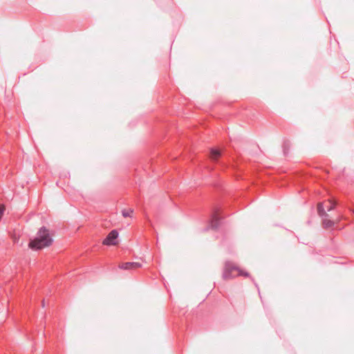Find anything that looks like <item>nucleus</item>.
Masks as SVG:
<instances>
[{
	"label": "nucleus",
	"mask_w": 354,
	"mask_h": 354,
	"mask_svg": "<svg viewBox=\"0 0 354 354\" xmlns=\"http://www.w3.org/2000/svg\"><path fill=\"white\" fill-rule=\"evenodd\" d=\"M53 243V234L45 226L41 227L35 238L30 239L28 247L32 250H40L50 246Z\"/></svg>",
	"instance_id": "obj_1"
},
{
	"label": "nucleus",
	"mask_w": 354,
	"mask_h": 354,
	"mask_svg": "<svg viewBox=\"0 0 354 354\" xmlns=\"http://www.w3.org/2000/svg\"><path fill=\"white\" fill-rule=\"evenodd\" d=\"M231 271H236V275L238 276H243L245 277H250V274L248 272H244L241 270L239 268L234 266L232 263L227 261L224 267L223 279L225 280H227L235 277V275L230 274Z\"/></svg>",
	"instance_id": "obj_2"
},
{
	"label": "nucleus",
	"mask_w": 354,
	"mask_h": 354,
	"mask_svg": "<svg viewBox=\"0 0 354 354\" xmlns=\"http://www.w3.org/2000/svg\"><path fill=\"white\" fill-rule=\"evenodd\" d=\"M317 213L319 216L324 218L323 220V227L324 228H330L334 225V222L333 221L326 218V217L328 216V214L326 213L323 203H319L317 205Z\"/></svg>",
	"instance_id": "obj_3"
},
{
	"label": "nucleus",
	"mask_w": 354,
	"mask_h": 354,
	"mask_svg": "<svg viewBox=\"0 0 354 354\" xmlns=\"http://www.w3.org/2000/svg\"><path fill=\"white\" fill-rule=\"evenodd\" d=\"M221 219L219 209H216L212 215L209 226L205 227L203 230L207 231L209 229L217 230L220 225Z\"/></svg>",
	"instance_id": "obj_4"
},
{
	"label": "nucleus",
	"mask_w": 354,
	"mask_h": 354,
	"mask_svg": "<svg viewBox=\"0 0 354 354\" xmlns=\"http://www.w3.org/2000/svg\"><path fill=\"white\" fill-rule=\"evenodd\" d=\"M119 233L116 230H112L103 240L102 243L105 245H115Z\"/></svg>",
	"instance_id": "obj_5"
},
{
	"label": "nucleus",
	"mask_w": 354,
	"mask_h": 354,
	"mask_svg": "<svg viewBox=\"0 0 354 354\" xmlns=\"http://www.w3.org/2000/svg\"><path fill=\"white\" fill-rule=\"evenodd\" d=\"M140 267L141 264L138 262H126L119 266V268L123 270H135Z\"/></svg>",
	"instance_id": "obj_6"
},
{
	"label": "nucleus",
	"mask_w": 354,
	"mask_h": 354,
	"mask_svg": "<svg viewBox=\"0 0 354 354\" xmlns=\"http://www.w3.org/2000/svg\"><path fill=\"white\" fill-rule=\"evenodd\" d=\"M221 156V151L218 149L212 148L210 149V157L214 161H217Z\"/></svg>",
	"instance_id": "obj_7"
},
{
	"label": "nucleus",
	"mask_w": 354,
	"mask_h": 354,
	"mask_svg": "<svg viewBox=\"0 0 354 354\" xmlns=\"http://www.w3.org/2000/svg\"><path fill=\"white\" fill-rule=\"evenodd\" d=\"M326 203V208L328 212L334 209L337 205V203L334 200H328Z\"/></svg>",
	"instance_id": "obj_8"
},
{
	"label": "nucleus",
	"mask_w": 354,
	"mask_h": 354,
	"mask_svg": "<svg viewBox=\"0 0 354 354\" xmlns=\"http://www.w3.org/2000/svg\"><path fill=\"white\" fill-rule=\"evenodd\" d=\"M289 146V142L288 141H285L283 144V151L284 156H287L288 154V148Z\"/></svg>",
	"instance_id": "obj_9"
},
{
	"label": "nucleus",
	"mask_w": 354,
	"mask_h": 354,
	"mask_svg": "<svg viewBox=\"0 0 354 354\" xmlns=\"http://www.w3.org/2000/svg\"><path fill=\"white\" fill-rule=\"evenodd\" d=\"M133 212V210L132 209H129V210H127V209H123L122 211V214L124 217H129V216H131V213Z\"/></svg>",
	"instance_id": "obj_10"
},
{
	"label": "nucleus",
	"mask_w": 354,
	"mask_h": 354,
	"mask_svg": "<svg viewBox=\"0 0 354 354\" xmlns=\"http://www.w3.org/2000/svg\"><path fill=\"white\" fill-rule=\"evenodd\" d=\"M5 211V207L3 205H0V220L2 218V216L3 214V212Z\"/></svg>",
	"instance_id": "obj_11"
},
{
	"label": "nucleus",
	"mask_w": 354,
	"mask_h": 354,
	"mask_svg": "<svg viewBox=\"0 0 354 354\" xmlns=\"http://www.w3.org/2000/svg\"><path fill=\"white\" fill-rule=\"evenodd\" d=\"M230 274H233V275H235V277H236V276H237V275H236V271H231V272H230Z\"/></svg>",
	"instance_id": "obj_12"
},
{
	"label": "nucleus",
	"mask_w": 354,
	"mask_h": 354,
	"mask_svg": "<svg viewBox=\"0 0 354 354\" xmlns=\"http://www.w3.org/2000/svg\"><path fill=\"white\" fill-rule=\"evenodd\" d=\"M45 304H44V300L42 301V306L44 307Z\"/></svg>",
	"instance_id": "obj_13"
},
{
	"label": "nucleus",
	"mask_w": 354,
	"mask_h": 354,
	"mask_svg": "<svg viewBox=\"0 0 354 354\" xmlns=\"http://www.w3.org/2000/svg\"><path fill=\"white\" fill-rule=\"evenodd\" d=\"M353 214H354V209L353 210Z\"/></svg>",
	"instance_id": "obj_14"
}]
</instances>
